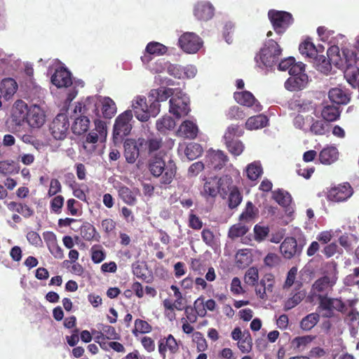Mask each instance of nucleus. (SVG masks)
I'll return each instance as SVG.
<instances>
[{
	"label": "nucleus",
	"mask_w": 359,
	"mask_h": 359,
	"mask_svg": "<svg viewBox=\"0 0 359 359\" xmlns=\"http://www.w3.org/2000/svg\"><path fill=\"white\" fill-rule=\"evenodd\" d=\"M217 182L219 194L222 197H225L233 189L238 188L237 186L233 184L232 177L228 175L222 176Z\"/></svg>",
	"instance_id": "34"
},
{
	"label": "nucleus",
	"mask_w": 359,
	"mask_h": 359,
	"mask_svg": "<svg viewBox=\"0 0 359 359\" xmlns=\"http://www.w3.org/2000/svg\"><path fill=\"white\" fill-rule=\"evenodd\" d=\"M249 229L245 225L241 223L233 225L229 230V237L231 239H234L238 237L243 236L247 233Z\"/></svg>",
	"instance_id": "60"
},
{
	"label": "nucleus",
	"mask_w": 359,
	"mask_h": 359,
	"mask_svg": "<svg viewBox=\"0 0 359 359\" xmlns=\"http://www.w3.org/2000/svg\"><path fill=\"white\" fill-rule=\"evenodd\" d=\"M81 236L84 240L88 241L93 240L98 241L100 238V236L97 233L96 229L90 223H86L81 226Z\"/></svg>",
	"instance_id": "46"
},
{
	"label": "nucleus",
	"mask_w": 359,
	"mask_h": 359,
	"mask_svg": "<svg viewBox=\"0 0 359 359\" xmlns=\"http://www.w3.org/2000/svg\"><path fill=\"white\" fill-rule=\"evenodd\" d=\"M158 348L159 354L163 358H165L168 351L170 354H176L180 350L179 343L171 334L160 339L158 342Z\"/></svg>",
	"instance_id": "16"
},
{
	"label": "nucleus",
	"mask_w": 359,
	"mask_h": 359,
	"mask_svg": "<svg viewBox=\"0 0 359 359\" xmlns=\"http://www.w3.org/2000/svg\"><path fill=\"white\" fill-rule=\"evenodd\" d=\"M180 88H170L166 87H160L156 89H152L149 93V101L151 102H157L160 104L161 102L167 100L170 97H174L177 90Z\"/></svg>",
	"instance_id": "19"
},
{
	"label": "nucleus",
	"mask_w": 359,
	"mask_h": 359,
	"mask_svg": "<svg viewBox=\"0 0 359 359\" xmlns=\"http://www.w3.org/2000/svg\"><path fill=\"white\" fill-rule=\"evenodd\" d=\"M274 200L281 206L287 207L292 202L291 195L285 191L278 189L273 193Z\"/></svg>",
	"instance_id": "55"
},
{
	"label": "nucleus",
	"mask_w": 359,
	"mask_h": 359,
	"mask_svg": "<svg viewBox=\"0 0 359 359\" xmlns=\"http://www.w3.org/2000/svg\"><path fill=\"white\" fill-rule=\"evenodd\" d=\"M320 316L316 313H312L304 318L300 322V327L302 330H311L319 321Z\"/></svg>",
	"instance_id": "49"
},
{
	"label": "nucleus",
	"mask_w": 359,
	"mask_h": 359,
	"mask_svg": "<svg viewBox=\"0 0 359 359\" xmlns=\"http://www.w3.org/2000/svg\"><path fill=\"white\" fill-rule=\"evenodd\" d=\"M309 81L307 74L290 76L285 82V88L290 91H297L304 89Z\"/></svg>",
	"instance_id": "27"
},
{
	"label": "nucleus",
	"mask_w": 359,
	"mask_h": 359,
	"mask_svg": "<svg viewBox=\"0 0 359 359\" xmlns=\"http://www.w3.org/2000/svg\"><path fill=\"white\" fill-rule=\"evenodd\" d=\"M330 100L337 104H346L350 101V95L344 90L339 88H333L329 90Z\"/></svg>",
	"instance_id": "30"
},
{
	"label": "nucleus",
	"mask_w": 359,
	"mask_h": 359,
	"mask_svg": "<svg viewBox=\"0 0 359 359\" xmlns=\"http://www.w3.org/2000/svg\"><path fill=\"white\" fill-rule=\"evenodd\" d=\"M65 198L61 195L54 196L50 202V208L53 212L60 214L64 205Z\"/></svg>",
	"instance_id": "63"
},
{
	"label": "nucleus",
	"mask_w": 359,
	"mask_h": 359,
	"mask_svg": "<svg viewBox=\"0 0 359 359\" xmlns=\"http://www.w3.org/2000/svg\"><path fill=\"white\" fill-rule=\"evenodd\" d=\"M46 121V115L43 111L36 105L29 109L27 123L32 128H40Z\"/></svg>",
	"instance_id": "26"
},
{
	"label": "nucleus",
	"mask_w": 359,
	"mask_h": 359,
	"mask_svg": "<svg viewBox=\"0 0 359 359\" xmlns=\"http://www.w3.org/2000/svg\"><path fill=\"white\" fill-rule=\"evenodd\" d=\"M339 152L337 147L327 146L319 154V161L325 165H330L338 159Z\"/></svg>",
	"instance_id": "31"
},
{
	"label": "nucleus",
	"mask_w": 359,
	"mask_h": 359,
	"mask_svg": "<svg viewBox=\"0 0 359 359\" xmlns=\"http://www.w3.org/2000/svg\"><path fill=\"white\" fill-rule=\"evenodd\" d=\"M202 153V147L199 144L195 142L189 143L184 150L186 156L190 161L196 159L200 156Z\"/></svg>",
	"instance_id": "51"
},
{
	"label": "nucleus",
	"mask_w": 359,
	"mask_h": 359,
	"mask_svg": "<svg viewBox=\"0 0 359 359\" xmlns=\"http://www.w3.org/2000/svg\"><path fill=\"white\" fill-rule=\"evenodd\" d=\"M156 129L161 133L172 130L175 126V120L169 116H164L156 121Z\"/></svg>",
	"instance_id": "48"
},
{
	"label": "nucleus",
	"mask_w": 359,
	"mask_h": 359,
	"mask_svg": "<svg viewBox=\"0 0 359 359\" xmlns=\"http://www.w3.org/2000/svg\"><path fill=\"white\" fill-rule=\"evenodd\" d=\"M215 8L211 4L205 1L198 2L194 10V14L198 20L208 21L214 15Z\"/></svg>",
	"instance_id": "23"
},
{
	"label": "nucleus",
	"mask_w": 359,
	"mask_h": 359,
	"mask_svg": "<svg viewBox=\"0 0 359 359\" xmlns=\"http://www.w3.org/2000/svg\"><path fill=\"white\" fill-rule=\"evenodd\" d=\"M100 97L99 109L100 111V118H111L116 113V105L114 101L109 97Z\"/></svg>",
	"instance_id": "24"
},
{
	"label": "nucleus",
	"mask_w": 359,
	"mask_h": 359,
	"mask_svg": "<svg viewBox=\"0 0 359 359\" xmlns=\"http://www.w3.org/2000/svg\"><path fill=\"white\" fill-rule=\"evenodd\" d=\"M344 76L351 86L359 90V68L354 65L348 67L344 72Z\"/></svg>",
	"instance_id": "45"
},
{
	"label": "nucleus",
	"mask_w": 359,
	"mask_h": 359,
	"mask_svg": "<svg viewBox=\"0 0 359 359\" xmlns=\"http://www.w3.org/2000/svg\"><path fill=\"white\" fill-rule=\"evenodd\" d=\"M341 115V110L338 107L333 105H326L321 111L323 119L327 122H333L337 121Z\"/></svg>",
	"instance_id": "38"
},
{
	"label": "nucleus",
	"mask_w": 359,
	"mask_h": 359,
	"mask_svg": "<svg viewBox=\"0 0 359 359\" xmlns=\"http://www.w3.org/2000/svg\"><path fill=\"white\" fill-rule=\"evenodd\" d=\"M306 293L304 291L297 292L291 297L288 298L285 301L284 304V310L287 311L294 308L296 306L301 303V302L304 299Z\"/></svg>",
	"instance_id": "52"
},
{
	"label": "nucleus",
	"mask_w": 359,
	"mask_h": 359,
	"mask_svg": "<svg viewBox=\"0 0 359 359\" xmlns=\"http://www.w3.org/2000/svg\"><path fill=\"white\" fill-rule=\"evenodd\" d=\"M15 171V162L12 160H6L0 161V174L8 175Z\"/></svg>",
	"instance_id": "64"
},
{
	"label": "nucleus",
	"mask_w": 359,
	"mask_h": 359,
	"mask_svg": "<svg viewBox=\"0 0 359 359\" xmlns=\"http://www.w3.org/2000/svg\"><path fill=\"white\" fill-rule=\"evenodd\" d=\"M218 193H219V191L217 182L215 179H210L209 180H207L204 183L203 189L201 191L202 196L207 200L209 198H215Z\"/></svg>",
	"instance_id": "36"
},
{
	"label": "nucleus",
	"mask_w": 359,
	"mask_h": 359,
	"mask_svg": "<svg viewBox=\"0 0 359 359\" xmlns=\"http://www.w3.org/2000/svg\"><path fill=\"white\" fill-rule=\"evenodd\" d=\"M100 135L94 130L90 132L83 142V148L89 151H94L95 149V144L97 142Z\"/></svg>",
	"instance_id": "61"
},
{
	"label": "nucleus",
	"mask_w": 359,
	"mask_h": 359,
	"mask_svg": "<svg viewBox=\"0 0 359 359\" xmlns=\"http://www.w3.org/2000/svg\"><path fill=\"white\" fill-rule=\"evenodd\" d=\"M281 54L279 44L273 39H269L255 55V60L261 69L272 67L278 62Z\"/></svg>",
	"instance_id": "3"
},
{
	"label": "nucleus",
	"mask_w": 359,
	"mask_h": 359,
	"mask_svg": "<svg viewBox=\"0 0 359 359\" xmlns=\"http://www.w3.org/2000/svg\"><path fill=\"white\" fill-rule=\"evenodd\" d=\"M144 96H137L132 102V108L135 117L142 122L147 121L151 116L155 117L160 112L161 104L149 102Z\"/></svg>",
	"instance_id": "4"
},
{
	"label": "nucleus",
	"mask_w": 359,
	"mask_h": 359,
	"mask_svg": "<svg viewBox=\"0 0 359 359\" xmlns=\"http://www.w3.org/2000/svg\"><path fill=\"white\" fill-rule=\"evenodd\" d=\"M170 289L174 292L175 300L172 302L170 299H165L163 301V306L167 316L171 320L175 318V310H184L186 300L183 297L182 292L180 291V289L177 285H172L170 286Z\"/></svg>",
	"instance_id": "11"
},
{
	"label": "nucleus",
	"mask_w": 359,
	"mask_h": 359,
	"mask_svg": "<svg viewBox=\"0 0 359 359\" xmlns=\"http://www.w3.org/2000/svg\"><path fill=\"white\" fill-rule=\"evenodd\" d=\"M269 226L256 224L254 227L255 240L258 242L264 241L269 235Z\"/></svg>",
	"instance_id": "62"
},
{
	"label": "nucleus",
	"mask_w": 359,
	"mask_h": 359,
	"mask_svg": "<svg viewBox=\"0 0 359 359\" xmlns=\"http://www.w3.org/2000/svg\"><path fill=\"white\" fill-rule=\"evenodd\" d=\"M72 126V132L75 135H82L89 128L90 118L86 115H78Z\"/></svg>",
	"instance_id": "35"
},
{
	"label": "nucleus",
	"mask_w": 359,
	"mask_h": 359,
	"mask_svg": "<svg viewBox=\"0 0 359 359\" xmlns=\"http://www.w3.org/2000/svg\"><path fill=\"white\" fill-rule=\"evenodd\" d=\"M18 84L12 78L2 80L0 84V91L6 100H9L17 91Z\"/></svg>",
	"instance_id": "33"
},
{
	"label": "nucleus",
	"mask_w": 359,
	"mask_h": 359,
	"mask_svg": "<svg viewBox=\"0 0 359 359\" xmlns=\"http://www.w3.org/2000/svg\"><path fill=\"white\" fill-rule=\"evenodd\" d=\"M138 143L140 147L144 145L149 154L158 151L162 147L163 144L162 139L160 137H151L147 140L143 138H139Z\"/></svg>",
	"instance_id": "43"
},
{
	"label": "nucleus",
	"mask_w": 359,
	"mask_h": 359,
	"mask_svg": "<svg viewBox=\"0 0 359 359\" xmlns=\"http://www.w3.org/2000/svg\"><path fill=\"white\" fill-rule=\"evenodd\" d=\"M124 156L128 163H134L140 155L138 141L127 139L124 142Z\"/></svg>",
	"instance_id": "25"
},
{
	"label": "nucleus",
	"mask_w": 359,
	"mask_h": 359,
	"mask_svg": "<svg viewBox=\"0 0 359 359\" xmlns=\"http://www.w3.org/2000/svg\"><path fill=\"white\" fill-rule=\"evenodd\" d=\"M133 116L132 111L126 110L116 117L114 125L113 135L114 138L122 139L130 134L132 129L130 121Z\"/></svg>",
	"instance_id": "10"
},
{
	"label": "nucleus",
	"mask_w": 359,
	"mask_h": 359,
	"mask_svg": "<svg viewBox=\"0 0 359 359\" xmlns=\"http://www.w3.org/2000/svg\"><path fill=\"white\" fill-rule=\"evenodd\" d=\"M196 70L194 68H184L179 65L170 64L167 67V72L177 79L194 76Z\"/></svg>",
	"instance_id": "28"
},
{
	"label": "nucleus",
	"mask_w": 359,
	"mask_h": 359,
	"mask_svg": "<svg viewBox=\"0 0 359 359\" xmlns=\"http://www.w3.org/2000/svg\"><path fill=\"white\" fill-rule=\"evenodd\" d=\"M167 51L168 48L163 44L156 41L149 42L146 46L143 55L141 56V60L144 64H149L154 56L163 55Z\"/></svg>",
	"instance_id": "15"
},
{
	"label": "nucleus",
	"mask_w": 359,
	"mask_h": 359,
	"mask_svg": "<svg viewBox=\"0 0 359 359\" xmlns=\"http://www.w3.org/2000/svg\"><path fill=\"white\" fill-rule=\"evenodd\" d=\"M151 330L152 327L148 322L138 318L135 320V327L132 330V333L137 337L139 334L149 333Z\"/></svg>",
	"instance_id": "50"
},
{
	"label": "nucleus",
	"mask_w": 359,
	"mask_h": 359,
	"mask_svg": "<svg viewBox=\"0 0 359 359\" xmlns=\"http://www.w3.org/2000/svg\"><path fill=\"white\" fill-rule=\"evenodd\" d=\"M259 273L256 267H250L245 272L244 280L249 285L255 287V293L262 300L268 299L267 293L273 292L275 278L272 273H266L258 283Z\"/></svg>",
	"instance_id": "1"
},
{
	"label": "nucleus",
	"mask_w": 359,
	"mask_h": 359,
	"mask_svg": "<svg viewBox=\"0 0 359 359\" xmlns=\"http://www.w3.org/2000/svg\"><path fill=\"white\" fill-rule=\"evenodd\" d=\"M51 82L57 88H67L72 84V74L66 68L60 67L51 76Z\"/></svg>",
	"instance_id": "20"
},
{
	"label": "nucleus",
	"mask_w": 359,
	"mask_h": 359,
	"mask_svg": "<svg viewBox=\"0 0 359 359\" xmlns=\"http://www.w3.org/2000/svg\"><path fill=\"white\" fill-rule=\"evenodd\" d=\"M91 259L95 264L101 263L106 257V253L101 245H93L90 248Z\"/></svg>",
	"instance_id": "56"
},
{
	"label": "nucleus",
	"mask_w": 359,
	"mask_h": 359,
	"mask_svg": "<svg viewBox=\"0 0 359 359\" xmlns=\"http://www.w3.org/2000/svg\"><path fill=\"white\" fill-rule=\"evenodd\" d=\"M98 95L89 96L77 102L74 113L75 115H86L89 118H100Z\"/></svg>",
	"instance_id": "6"
},
{
	"label": "nucleus",
	"mask_w": 359,
	"mask_h": 359,
	"mask_svg": "<svg viewBox=\"0 0 359 359\" xmlns=\"http://www.w3.org/2000/svg\"><path fill=\"white\" fill-rule=\"evenodd\" d=\"M148 168L152 176L160 177L161 187L170 184L177 171V167L172 161H169L166 165L163 159L159 156H154L149 159Z\"/></svg>",
	"instance_id": "2"
},
{
	"label": "nucleus",
	"mask_w": 359,
	"mask_h": 359,
	"mask_svg": "<svg viewBox=\"0 0 359 359\" xmlns=\"http://www.w3.org/2000/svg\"><path fill=\"white\" fill-rule=\"evenodd\" d=\"M228 151L233 156H240L244 150V144L239 140L224 142Z\"/></svg>",
	"instance_id": "58"
},
{
	"label": "nucleus",
	"mask_w": 359,
	"mask_h": 359,
	"mask_svg": "<svg viewBox=\"0 0 359 359\" xmlns=\"http://www.w3.org/2000/svg\"><path fill=\"white\" fill-rule=\"evenodd\" d=\"M299 50L302 55L313 60L318 55V52L320 49H318L313 43L311 41V39H306L302 43H300Z\"/></svg>",
	"instance_id": "37"
},
{
	"label": "nucleus",
	"mask_w": 359,
	"mask_h": 359,
	"mask_svg": "<svg viewBox=\"0 0 359 359\" xmlns=\"http://www.w3.org/2000/svg\"><path fill=\"white\" fill-rule=\"evenodd\" d=\"M318 300V309L325 311L322 314L323 318H330L334 316V310L341 311L345 307L344 303L339 299L330 298L327 296L319 295Z\"/></svg>",
	"instance_id": "13"
},
{
	"label": "nucleus",
	"mask_w": 359,
	"mask_h": 359,
	"mask_svg": "<svg viewBox=\"0 0 359 359\" xmlns=\"http://www.w3.org/2000/svg\"><path fill=\"white\" fill-rule=\"evenodd\" d=\"M339 243L348 252H350L359 243V238L354 234L344 233L339 238Z\"/></svg>",
	"instance_id": "39"
},
{
	"label": "nucleus",
	"mask_w": 359,
	"mask_h": 359,
	"mask_svg": "<svg viewBox=\"0 0 359 359\" xmlns=\"http://www.w3.org/2000/svg\"><path fill=\"white\" fill-rule=\"evenodd\" d=\"M233 97L236 102L241 105L248 107H254L255 110L257 111L262 110L261 104L250 91L243 90L241 92H235Z\"/></svg>",
	"instance_id": "18"
},
{
	"label": "nucleus",
	"mask_w": 359,
	"mask_h": 359,
	"mask_svg": "<svg viewBox=\"0 0 359 359\" xmlns=\"http://www.w3.org/2000/svg\"><path fill=\"white\" fill-rule=\"evenodd\" d=\"M312 123L310 126V132L318 136L325 135L330 131V126L324 120H315L311 117Z\"/></svg>",
	"instance_id": "40"
},
{
	"label": "nucleus",
	"mask_w": 359,
	"mask_h": 359,
	"mask_svg": "<svg viewBox=\"0 0 359 359\" xmlns=\"http://www.w3.org/2000/svg\"><path fill=\"white\" fill-rule=\"evenodd\" d=\"M258 214V210L255 207L251 201H248L246 203L245 208L244 211L240 215L241 221H251Z\"/></svg>",
	"instance_id": "54"
},
{
	"label": "nucleus",
	"mask_w": 359,
	"mask_h": 359,
	"mask_svg": "<svg viewBox=\"0 0 359 359\" xmlns=\"http://www.w3.org/2000/svg\"><path fill=\"white\" fill-rule=\"evenodd\" d=\"M69 128V118L65 114H59L53 120L49 126V130L55 140H64Z\"/></svg>",
	"instance_id": "12"
},
{
	"label": "nucleus",
	"mask_w": 359,
	"mask_h": 359,
	"mask_svg": "<svg viewBox=\"0 0 359 359\" xmlns=\"http://www.w3.org/2000/svg\"><path fill=\"white\" fill-rule=\"evenodd\" d=\"M244 131L240 126L231 124L226 128L224 133L223 137L224 142L238 140V137H241Z\"/></svg>",
	"instance_id": "47"
},
{
	"label": "nucleus",
	"mask_w": 359,
	"mask_h": 359,
	"mask_svg": "<svg viewBox=\"0 0 359 359\" xmlns=\"http://www.w3.org/2000/svg\"><path fill=\"white\" fill-rule=\"evenodd\" d=\"M315 339L316 336L312 335L297 337L292 340L291 344L295 349L301 351L311 344Z\"/></svg>",
	"instance_id": "53"
},
{
	"label": "nucleus",
	"mask_w": 359,
	"mask_h": 359,
	"mask_svg": "<svg viewBox=\"0 0 359 359\" xmlns=\"http://www.w3.org/2000/svg\"><path fill=\"white\" fill-rule=\"evenodd\" d=\"M304 238H299L297 240L292 236L286 237L280 245V251L283 256L287 259L299 257L306 245Z\"/></svg>",
	"instance_id": "7"
},
{
	"label": "nucleus",
	"mask_w": 359,
	"mask_h": 359,
	"mask_svg": "<svg viewBox=\"0 0 359 359\" xmlns=\"http://www.w3.org/2000/svg\"><path fill=\"white\" fill-rule=\"evenodd\" d=\"M180 47L187 53H196L202 46L201 38L193 32L183 34L179 39Z\"/></svg>",
	"instance_id": "14"
},
{
	"label": "nucleus",
	"mask_w": 359,
	"mask_h": 359,
	"mask_svg": "<svg viewBox=\"0 0 359 359\" xmlns=\"http://www.w3.org/2000/svg\"><path fill=\"white\" fill-rule=\"evenodd\" d=\"M245 172L247 177L251 181H255L263 174V168L259 161H254L247 165Z\"/></svg>",
	"instance_id": "42"
},
{
	"label": "nucleus",
	"mask_w": 359,
	"mask_h": 359,
	"mask_svg": "<svg viewBox=\"0 0 359 359\" xmlns=\"http://www.w3.org/2000/svg\"><path fill=\"white\" fill-rule=\"evenodd\" d=\"M169 104V112L176 118L186 116L191 110L189 97L181 89L170 99Z\"/></svg>",
	"instance_id": "5"
},
{
	"label": "nucleus",
	"mask_w": 359,
	"mask_h": 359,
	"mask_svg": "<svg viewBox=\"0 0 359 359\" xmlns=\"http://www.w3.org/2000/svg\"><path fill=\"white\" fill-rule=\"evenodd\" d=\"M238 347L242 353H249L252 350V339L248 331L243 332V339L238 342Z\"/></svg>",
	"instance_id": "59"
},
{
	"label": "nucleus",
	"mask_w": 359,
	"mask_h": 359,
	"mask_svg": "<svg viewBox=\"0 0 359 359\" xmlns=\"http://www.w3.org/2000/svg\"><path fill=\"white\" fill-rule=\"evenodd\" d=\"M228 198V206L230 209L237 208L243 200V195L238 188L233 189L229 192Z\"/></svg>",
	"instance_id": "57"
},
{
	"label": "nucleus",
	"mask_w": 359,
	"mask_h": 359,
	"mask_svg": "<svg viewBox=\"0 0 359 359\" xmlns=\"http://www.w3.org/2000/svg\"><path fill=\"white\" fill-rule=\"evenodd\" d=\"M28 114L27 104L22 100H17L12 109L13 121L16 125L20 126L25 121H27Z\"/></svg>",
	"instance_id": "22"
},
{
	"label": "nucleus",
	"mask_w": 359,
	"mask_h": 359,
	"mask_svg": "<svg viewBox=\"0 0 359 359\" xmlns=\"http://www.w3.org/2000/svg\"><path fill=\"white\" fill-rule=\"evenodd\" d=\"M343 56L340 54L339 48L337 46H330L327 51V55L328 58L332 62V65L339 69L348 68L353 65L354 59L352 55L349 56V50L347 49L342 50Z\"/></svg>",
	"instance_id": "9"
},
{
	"label": "nucleus",
	"mask_w": 359,
	"mask_h": 359,
	"mask_svg": "<svg viewBox=\"0 0 359 359\" xmlns=\"http://www.w3.org/2000/svg\"><path fill=\"white\" fill-rule=\"evenodd\" d=\"M268 118L264 115H257L250 117L246 123L245 127L248 130H257L266 126Z\"/></svg>",
	"instance_id": "41"
},
{
	"label": "nucleus",
	"mask_w": 359,
	"mask_h": 359,
	"mask_svg": "<svg viewBox=\"0 0 359 359\" xmlns=\"http://www.w3.org/2000/svg\"><path fill=\"white\" fill-rule=\"evenodd\" d=\"M197 126L191 121H184L180 126L178 135L184 138L194 139L198 134Z\"/></svg>",
	"instance_id": "32"
},
{
	"label": "nucleus",
	"mask_w": 359,
	"mask_h": 359,
	"mask_svg": "<svg viewBox=\"0 0 359 359\" xmlns=\"http://www.w3.org/2000/svg\"><path fill=\"white\" fill-rule=\"evenodd\" d=\"M139 194L138 189H130L129 187L121 185L118 189L119 198L127 205H134L137 203V195Z\"/></svg>",
	"instance_id": "29"
},
{
	"label": "nucleus",
	"mask_w": 359,
	"mask_h": 359,
	"mask_svg": "<svg viewBox=\"0 0 359 359\" xmlns=\"http://www.w3.org/2000/svg\"><path fill=\"white\" fill-rule=\"evenodd\" d=\"M313 64L316 68L320 72L327 74L332 69V62L324 55H317L313 59Z\"/></svg>",
	"instance_id": "44"
},
{
	"label": "nucleus",
	"mask_w": 359,
	"mask_h": 359,
	"mask_svg": "<svg viewBox=\"0 0 359 359\" xmlns=\"http://www.w3.org/2000/svg\"><path fill=\"white\" fill-rule=\"evenodd\" d=\"M228 161V156L221 150L210 151L207 156L208 166L214 170H221Z\"/></svg>",
	"instance_id": "21"
},
{
	"label": "nucleus",
	"mask_w": 359,
	"mask_h": 359,
	"mask_svg": "<svg viewBox=\"0 0 359 359\" xmlns=\"http://www.w3.org/2000/svg\"><path fill=\"white\" fill-rule=\"evenodd\" d=\"M268 17L278 34H283L293 22L292 14L286 11L272 9L269 11Z\"/></svg>",
	"instance_id": "8"
},
{
	"label": "nucleus",
	"mask_w": 359,
	"mask_h": 359,
	"mask_svg": "<svg viewBox=\"0 0 359 359\" xmlns=\"http://www.w3.org/2000/svg\"><path fill=\"white\" fill-rule=\"evenodd\" d=\"M353 194V189L348 183L332 188L327 195L329 200L335 202L344 201Z\"/></svg>",
	"instance_id": "17"
}]
</instances>
